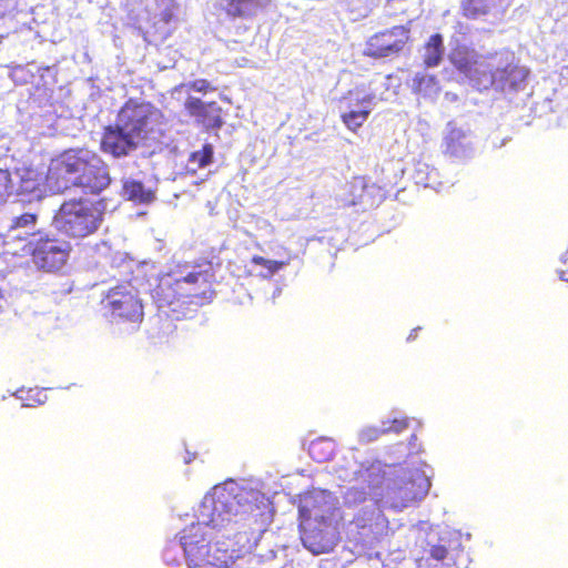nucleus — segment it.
Listing matches in <instances>:
<instances>
[{
  "label": "nucleus",
  "instance_id": "39448f33",
  "mask_svg": "<svg viewBox=\"0 0 568 568\" xmlns=\"http://www.w3.org/2000/svg\"><path fill=\"white\" fill-rule=\"evenodd\" d=\"M52 178L69 185L80 187L87 194H99L111 183L110 173L99 155L87 150H68L55 160L51 168Z\"/></svg>",
  "mask_w": 568,
  "mask_h": 568
},
{
  "label": "nucleus",
  "instance_id": "ea45409f",
  "mask_svg": "<svg viewBox=\"0 0 568 568\" xmlns=\"http://www.w3.org/2000/svg\"><path fill=\"white\" fill-rule=\"evenodd\" d=\"M419 328H420V327H417V328L413 329V331L410 332V334L408 335L407 341H413V339L416 337V332H417Z\"/></svg>",
  "mask_w": 568,
  "mask_h": 568
},
{
  "label": "nucleus",
  "instance_id": "1a4fd4ad",
  "mask_svg": "<svg viewBox=\"0 0 568 568\" xmlns=\"http://www.w3.org/2000/svg\"><path fill=\"white\" fill-rule=\"evenodd\" d=\"M70 252V242L58 237L51 231H45L38 237L37 242H31V246H29L24 255H31L37 268L54 273L67 264Z\"/></svg>",
  "mask_w": 568,
  "mask_h": 568
},
{
  "label": "nucleus",
  "instance_id": "393cba45",
  "mask_svg": "<svg viewBox=\"0 0 568 568\" xmlns=\"http://www.w3.org/2000/svg\"><path fill=\"white\" fill-rule=\"evenodd\" d=\"M122 196L135 203L146 204L153 201L154 193L141 181L122 176Z\"/></svg>",
  "mask_w": 568,
  "mask_h": 568
},
{
  "label": "nucleus",
  "instance_id": "6e6552de",
  "mask_svg": "<svg viewBox=\"0 0 568 568\" xmlns=\"http://www.w3.org/2000/svg\"><path fill=\"white\" fill-rule=\"evenodd\" d=\"M45 231L39 221V215L29 211L9 217L0 236L7 252L24 255L31 242H37Z\"/></svg>",
  "mask_w": 568,
  "mask_h": 568
},
{
  "label": "nucleus",
  "instance_id": "c756f323",
  "mask_svg": "<svg viewBox=\"0 0 568 568\" xmlns=\"http://www.w3.org/2000/svg\"><path fill=\"white\" fill-rule=\"evenodd\" d=\"M335 452L334 440L327 437H320L311 442L308 454L317 463L329 460Z\"/></svg>",
  "mask_w": 568,
  "mask_h": 568
},
{
  "label": "nucleus",
  "instance_id": "37998d69",
  "mask_svg": "<svg viewBox=\"0 0 568 568\" xmlns=\"http://www.w3.org/2000/svg\"><path fill=\"white\" fill-rule=\"evenodd\" d=\"M22 392H23V389H19V390H17V392L14 393V396H16V397H18V398H20V399H24V397L21 395V394H22Z\"/></svg>",
  "mask_w": 568,
  "mask_h": 568
},
{
  "label": "nucleus",
  "instance_id": "5701e85b",
  "mask_svg": "<svg viewBox=\"0 0 568 568\" xmlns=\"http://www.w3.org/2000/svg\"><path fill=\"white\" fill-rule=\"evenodd\" d=\"M365 470L366 467L359 466L358 469L354 471V479L357 485L347 488L344 493V503L346 505L357 506L366 501L368 497L374 503L371 494L369 478L363 475Z\"/></svg>",
  "mask_w": 568,
  "mask_h": 568
},
{
  "label": "nucleus",
  "instance_id": "f8f14e48",
  "mask_svg": "<svg viewBox=\"0 0 568 568\" xmlns=\"http://www.w3.org/2000/svg\"><path fill=\"white\" fill-rule=\"evenodd\" d=\"M301 540L313 555L332 551L338 541L337 520H301Z\"/></svg>",
  "mask_w": 568,
  "mask_h": 568
},
{
  "label": "nucleus",
  "instance_id": "f257e3e1",
  "mask_svg": "<svg viewBox=\"0 0 568 568\" xmlns=\"http://www.w3.org/2000/svg\"><path fill=\"white\" fill-rule=\"evenodd\" d=\"M267 499L258 483L229 479L207 493L196 510L197 523L170 539L162 552L168 566L187 568H231L240 558L231 538L240 532L248 515H261Z\"/></svg>",
  "mask_w": 568,
  "mask_h": 568
},
{
  "label": "nucleus",
  "instance_id": "72a5a7b5",
  "mask_svg": "<svg viewBox=\"0 0 568 568\" xmlns=\"http://www.w3.org/2000/svg\"><path fill=\"white\" fill-rule=\"evenodd\" d=\"M17 0H0V18L10 17L17 9Z\"/></svg>",
  "mask_w": 568,
  "mask_h": 568
},
{
  "label": "nucleus",
  "instance_id": "c9c22d12",
  "mask_svg": "<svg viewBox=\"0 0 568 568\" xmlns=\"http://www.w3.org/2000/svg\"><path fill=\"white\" fill-rule=\"evenodd\" d=\"M11 181V173L8 170L0 169V190L3 189L7 193Z\"/></svg>",
  "mask_w": 568,
  "mask_h": 568
},
{
  "label": "nucleus",
  "instance_id": "c85d7f7f",
  "mask_svg": "<svg viewBox=\"0 0 568 568\" xmlns=\"http://www.w3.org/2000/svg\"><path fill=\"white\" fill-rule=\"evenodd\" d=\"M412 178L415 184L424 187L437 190V186L440 185L437 170L425 162L419 161L415 164Z\"/></svg>",
  "mask_w": 568,
  "mask_h": 568
},
{
  "label": "nucleus",
  "instance_id": "a211bd4d",
  "mask_svg": "<svg viewBox=\"0 0 568 568\" xmlns=\"http://www.w3.org/2000/svg\"><path fill=\"white\" fill-rule=\"evenodd\" d=\"M509 6L510 0H465L463 10L467 18L495 23L503 19Z\"/></svg>",
  "mask_w": 568,
  "mask_h": 568
},
{
  "label": "nucleus",
  "instance_id": "c03bdc74",
  "mask_svg": "<svg viewBox=\"0 0 568 568\" xmlns=\"http://www.w3.org/2000/svg\"><path fill=\"white\" fill-rule=\"evenodd\" d=\"M33 404L29 403V404H24L23 406H27V407H30L32 406Z\"/></svg>",
  "mask_w": 568,
  "mask_h": 568
},
{
  "label": "nucleus",
  "instance_id": "aec40b11",
  "mask_svg": "<svg viewBox=\"0 0 568 568\" xmlns=\"http://www.w3.org/2000/svg\"><path fill=\"white\" fill-rule=\"evenodd\" d=\"M272 0H225L222 9L232 19L252 20L264 12Z\"/></svg>",
  "mask_w": 568,
  "mask_h": 568
},
{
  "label": "nucleus",
  "instance_id": "473e14b6",
  "mask_svg": "<svg viewBox=\"0 0 568 568\" xmlns=\"http://www.w3.org/2000/svg\"><path fill=\"white\" fill-rule=\"evenodd\" d=\"M182 88L186 89V91L193 90L196 92L205 93L211 89V83L204 79H199L189 83L182 84Z\"/></svg>",
  "mask_w": 568,
  "mask_h": 568
},
{
  "label": "nucleus",
  "instance_id": "20e7f679",
  "mask_svg": "<svg viewBox=\"0 0 568 568\" xmlns=\"http://www.w3.org/2000/svg\"><path fill=\"white\" fill-rule=\"evenodd\" d=\"M369 478L374 505L400 511L423 500L430 488V478L422 469L396 467L384 469L381 462L372 463L363 473Z\"/></svg>",
  "mask_w": 568,
  "mask_h": 568
},
{
  "label": "nucleus",
  "instance_id": "dca6fc26",
  "mask_svg": "<svg viewBox=\"0 0 568 568\" xmlns=\"http://www.w3.org/2000/svg\"><path fill=\"white\" fill-rule=\"evenodd\" d=\"M131 11L135 12L136 18L152 21L154 24L159 21L169 23L174 16V0H129Z\"/></svg>",
  "mask_w": 568,
  "mask_h": 568
},
{
  "label": "nucleus",
  "instance_id": "6ab92c4d",
  "mask_svg": "<svg viewBox=\"0 0 568 568\" xmlns=\"http://www.w3.org/2000/svg\"><path fill=\"white\" fill-rule=\"evenodd\" d=\"M408 427V418L399 412H392L386 419L381 422V426L367 425L358 430L357 437L359 444H369L377 440L382 435L395 433L399 434Z\"/></svg>",
  "mask_w": 568,
  "mask_h": 568
},
{
  "label": "nucleus",
  "instance_id": "79ce46f5",
  "mask_svg": "<svg viewBox=\"0 0 568 568\" xmlns=\"http://www.w3.org/2000/svg\"><path fill=\"white\" fill-rule=\"evenodd\" d=\"M281 292H282V290H281L280 287H277V288L274 291V293H273V295H272L273 301H274L277 296H280V295H281Z\"/></svg>",
  "mask_w": 568,
  "mask_h": 568
},
{
  "label": "nucleus",
  "instance_id": "b1692460",
  "mask_svg": "<svg viewBox=\"0 0 568 568\" xmlns=\"http://www.w3.org/2000/svg\"><path fill=\"white\" fill-rule=\"evenodd\" d=\"M12 185H9L8 194H34L40 192V182L33 171L23 170L11 173Z\"/></svg>",
  "mask_w": 568,
  "mask_h": 568
},
{
  "label": "nucleus",
  "instance_id": "4c0bfd02",
  "mask_svg": "<svg viewBox=\"0 0 568 568\" xmlns=\"http://www.w3.org/2000/svg\"><path fill=\"white\" fill-rule=\"evenodd\" d=\"M562 263L568 267V250L562 255ZM559 276L560 280L568 282V271H560Z\"/></svg>",
  "mask_w": 568,
  "mask_h": 568
},
{
  "label": "nucleus",
  "instance_id": "ddd939ff",
  "mask_svg": "<svg viewBox=\"0 0 568 568\" xmlns=\"http://www.w3.org/2000/svg\"><path fill=\"white\" fill-rule=\"evenodd\" d=\"M337 498L328 490L313 489L300 497L301 520H337L339 509Z\"/></svg>",
  "mask_w": 568,
  "mask_h": 568
},
{
  "label": "nucleus",
  "instance_id": "9d476101",
  "mask_svg": "<svg viewBox=\"0 0 568 568\" xmlns=\"http://www.w3.org/2000/svg\"><path fill=\"white\" fill-rule=\"evenodd\" d=\"M426 552L435 562L430 568H462L465 560H462L463 548L457 532L447 528L432 530L426 538Z\"/></svg>",
  "mask_w": 568,
  "mask_h": 568
},
{
  "label": "nucleus",
  "instance_id": "7ed1b4c3",
  "mask_svg": "<svg viewBox=\"0 0 568 568\" xmlns=\"http://www.w3.org/2000/svg\"><path fill=\"white\" fill-rule=\"evenodd\" d=\"M162 113L150 102L130 99L118 113L115 123L104 129L101 150L114 159L131 158L139 148L161 135Z\"/></svg>",
  "mask_w": 568,
  "mask_h": 568
},
{
  "label": "nucleus",
  "instance_id": "2eb2a0df",
  "mask_svg": "<svg viewBox=\"0 0 568 568\" xmlns=\"http://www.w3.org/2000/svg\"><path fill=\"white\" fill-rule=\"evenodd\" d=\"M409 38V30L403 26L394 27L369 38L365 53L373 58H389L403 50Z\"/></svg>",
  "mask_w": 568,
  "mask_h": 568
},
{
  "label": "nucleus",
  "instance_id": "0eeeda50",
  "mask_svg": "<svg viewBox=\"0 0 568 568\" xmlns=\"http://www.w3.org/2000/svg\"><path fill=\"white\" fill-rule=\"evenodd\" d=\"M200 280L205 282V276L193 272L180 278L165 276L160 280L159 285L153 291V298L159 308L168 306L172 312H180V308L185 304L195 307L201 306L210 301L211 294L207 296L206 292L200 294L193 288L186 287L196 284Z\"/></svg>",
  "mask_w": 568,
  "mask_h": 568
},
{
  "label": "nucleus",
  "instance_id": "e433bc0d",
  "mask_svg": "<svg viewBox=\"0 0 568 568\" xmlns=\"http://www.w3.org/2000/svg\"><path fill=\"white\" fill-rule=\"evenodd\" d=\"M92 248L94 250V252H97L99 254H106L109 251V246L103 241L95 243Z\"/></svg>",
  "mask_w": 568,
  "mask_h": 568
},
{
  "label": "nucleus",
  "instance_id": "f03ea898",
  "mask_svg": "<svg viewBox=\"0 0 568 568\" xmlns=\"http://www.w3.org/2000/svg\"><path fill=\"white\" fill-rule=\"evenodd\" d=\"M448 59L479 91L494 87L497 91L511 93L526 87L529 71L514 63L513 53L503 52L485 58L468 45L456 41L448 53Z\"/></svg>",
  "mask_w": 568,
  "mask_h": 568
},
{
  "label": "nucleus",
  "instance_id": "412c9836",
  "mask_svg": "<svg viewBox=\"0 0 568 568\" xmlns=\"http://www.w3.org/2000/svg\"><path fill=\"white\" fill-rule=\"evenodd\" d=\"M185 109L210 130L220 129L223 124L219 114L221 108L215 102L206 104L199 98L190 97L185 101Z\"/></svg>",
  "mask_w": 568,
  "mask_h": 568
},
{
  "label": "nucleus",
  "instance_id": "cd10ccee",
  "mask_svg": "<svg viewBox=\"0 0 568 568\" xmlns=\"http://www.w3.org/2000/svg\"><path fill=\"white\" fill-rule=\"evenodd\" d=\"M286 265H288L286 261H273L262 256H254L251 261L250 273L263 278H268Z\"/></svg>",
  "mask_w": 568,
  "mask_h": 568
},
{
  "label": "nucleus",
  "instance_id": "f3484780",
  "mask_svg": "<svg viewBox=\"0 0 568 568\" xmlns=\"http://www.w3.org/2000/svg\"><path fill=\"white\" fill-rule=\"evenodd\" d=\"M443 145L447 155L459 160L467 159L475 153V136L469 130L448 123Z\"/></svg>",
  "mask_w": 568,
  "mask_h": 568
},
{
  "label": "nucleus",
  "instance_id": "bb28decb",
  "mask_svg": "<svg viewBox=\"0 0 568 568\" xmlns=\"http://www.w3.org/2000/svg\"><path fill=\"white\" fill-rule=\"evenodd\" d=\"M412 89L415 93L433 98L439 92V83L435 75L427 72H416L412 79Z\"/></svg>",
  "mask_w": 568,
  "mask_h": 568
},
{
  "label": "nucleus",
  "instance_id": "7c9ffc66",
  "mask_svg": "<svg viewBox=\"0 0 568 568\" xmlns=\"http://www.w3.org/2000/svg\"><path fill=\"white\" fill-rule=\"evenodd\" d=\"M212 159L213 148L209 144H205L201 151L191 153L187 160L186 171L195 173L197 169L209 165L212 162Z\"/></svg>",
  "mask_w": 568,
  "mask_h": 568
},
{
  "label": "nucleus",
  "instance_id": "a19ab883",
  "mask_svg": "<svg viewBox=\"0 0 568 568\" xmlns=\"http://www.w3.org/2000/svg\"><path fill=\"white\" fill-rule=\"evenodd\" d=\"M507 140L508 139H503L499 143H497L495 141L493 143H494L495 146L501 148V146H504L506 144Z\"/></svg>",
  "mask_w": 568,
  "mask_h": 568
},
{
  "label": "nucleus",
  "instance_id": "58836bf2",
  "mask_svg": "<svg viewBox=\"0 0 568 568\" xmlns=\"http://www.w3.org/2000/svg\"><path fill=\"white\" fill-rule=\"evenodd\" d=\"M416 442H417V436L412 435L410 440H409V453L410 454H417L420 450L419 446H417Z\"/></svg>",
  "mask_w": 568,
  "mask_h": 568
},
{
  "label": "nucleus",
  "instance_id": "4be33fe9",
  "mask_svg": "<svg viewBox=\"0 0 568 568\" xmlns=\"http://www.w3.org/2000/svg\"><path fill=\"white\" fill-rule=\"evenodd\" d=\"M32 32L28 28H21L7 34H0V52L8 59H14L23 55Z\"/></svg>",
  "mask_w": 568,
  "mask_h": 568
},
{
  "label": "nucleus",
  "instance_id": "423d86ee",
  "mask_svg": "<svg viewBox=\"0 0 568 568\" xmlns=\"http://www.w3.org/2000/svg\"><path fill=\"white\" fill-rule=\"evenodd\" d=\"M103 221L99 203L87 199L64 201L52 217L51 225L61 236L80 241L94 234Z\"/></svg>",
  "mask_w": 568,
  "mask_h": 568
},
{
  "label": "nucleus",
  "instance_id": "4468645a",
  "mask_svg": "<svg viewBox=\"0 0 568 568\" xmlns=\"http://www.w3.org/2000/svg\"><path fill=\"white\" fill-rule=\"evenodd\" d=\"M379 89H388L387 78H377L368 84L355 87L342 98L341 104L347 110H359L371 113L377 102L384 100L382 95L377 94Z\"/></svg>",
  "mask_w": 568,
  "mask_h": 568
},
{
  "label": "nucleus",
  "instance_id": "f704fd0d",
  "mask_svg": "<svg viewBox=\"0 0 568 568\" xmlns=\"http://www.w3.org/2000/svg\"><path fill=\"white\" fill-rule=\"evenodd\" d=\"M27 399L36 403V404H43L47 400V395L42 393V390L39 389H29Z\"/></svg>",
  "mask_w": 568,
  "mask_h": 568
},
{
  "label": "nucleus",
  "instance_id": "9b49d317",
  "mask_svg": "<svg viewBox=\"0 0 568 568\" xmlns=\"http://www.w3.org/2000/svg\"><path fill=\"white\" fill-rule=\"evenodd\" d=\"M102 303L113 318L134 324L133 329L143 318V306L138 291L129 283L111 288Z\"/></svg>",
  "mask_w": 568,
  "mask_h": 568
},
{
  "label": "nucleus",
  "instance_id": "2f4dec72",
  "mask_svg": "<svg viewBox=\"0 0 568 568\" xmlns=\"http://www.w3.org/2000/svg\"><path fill=\"white\" fill-rule=\"evenodd\" d=\"M369 112L348 110L342 114L344 124L352 131H356L368 119Z\"/></svg>",
  "mask_w": 568,
  "mask_h": 568
},
{
  "label": "nucleus",
  "instance_id": "a878e982",
  "mask_svg": "<svg viewBox=\"0 0 568 568\" xmlns=\"http://www.w3.org/2000/svg\"><path fill=\"white\" fill-rule=\"evenodd\" d=\"M445 54L444 39L439 33L430 36L424 47L423 61L427 68L438 67Z\"/></svg>",
  "mask_w": 568,
  "mask_h": 568
}]
</instances>
